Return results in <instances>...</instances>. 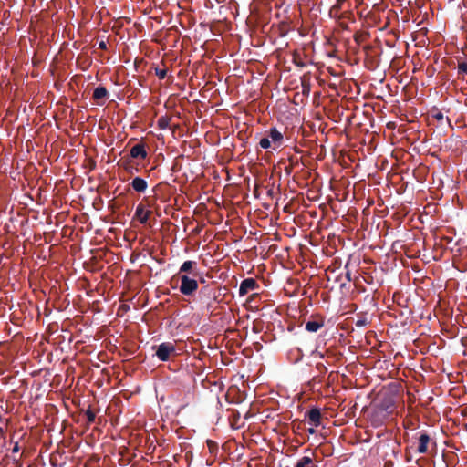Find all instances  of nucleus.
Segmentation results:
<instances>
[{
  "label": "nucleus",
  "mask_w": 467,
  "mask_h": 467,
  "mask_svg": "<svg viewBox=\"0 0 467 467\" xmlns=\"http://www.w3.org/2000/svg\"><path fill=\"white\" fill-rule=\"evenodd\" d=\"M431 441L430 435L427 433H421L419 437V446L417 451L420 454L426 453L428 451V444Z\"/></svg>",
  "instance_id": "obj_13"
},
{
  "label": "nucleus",
  "mask_w": 467,
  "mask_h": 467,
  "mask_svg": "<svg viewBox=\"0 0 467 467\" xmlns=\"http://www.w3.org/2000/svg\"><path fill=\"white\" fill-rule=\"evenodd\" d=\"M197 265L195 261H185L180 267L179 274L182 273H191L193 267Z\"/></svg>",
  "instance_id": "obj_17"
},
{
  "label": "nucleus",
  "mask_w": 467,
  "mask_h": 467,
  "mask_svg": "<svg viewBox=\"0 0 467 467\" xmlns=\"http://www.w3.org/2000/svg\"><path fill=\"white\" fill-rule=\"evenodd\" d=\"M308 418L309 422L314 427H318L321 424V412L318 408H312L306 415Z\"/></svg>",
  "instance_id": "obj_11"
},
{
  "label": "nucleus",
  "mask_w": 467,
  "mask_h": 467,
  "mask_svg": "<svg viewBox=\"0 0 467 467\" xmlns=\"http://www.w3.org/2000/svg\"><path fill=\"white\" fill-rule=\"evenodd\" d=\"M292 169H293V168H292V166H291V165L286 166V167L285 168V173L289 175V174L292 172Z\"/></svg>",
  "instance_id": "obj_31"
},
{
  "label": "nucleus",
  "mask_w": 467,
  "mask_h": 467,
  "mask_svg": "<svg viewBox=\"0 0 467 467\" xmlns=\"http://www.w3.org/2000/svg\"><path fill=\"white\" fill-rule=\"evenodd\" d=\"M146 147L143 142L137 143L130 149V157L132 159L144 160L147 158Z\"/></svg>",
  "instance_id": "obj_9"
},
{
  "label": "nucleus",
  "mask_w": 467,
  "mask_h": 467,
  "mask_svg": "<svg viewBox=\"0 0 467 467\" xmlns=\"http://www.w3.org/2000/svg\"><path fill=\"white\" fill-rule=\"evenodd\" d=\"M458 72L459 74L467 75V62H460L458 64Z\"/></svg>",
  "instance_id": "obj_24"
},
{
  "label": "nucleus",
  "mask_w": 467,
  "mask_h": 467,
  "mask_svg": "<svg viewBox=\"0 0 467 467\" xmlns=\"http://www.w3.org/2000/svg\"><path fill=\"white\" fill-rule=\"evenodd\" d=\"M295 467H317L313 459L309 456H303L296 463Z\"/></svg>",
  "instance_id": "obj_15"
},
{
  "label": "nucleus",
  "mask_w": 467,
  "mask_h": 467,
  "mask_svg": "<svg viewBox=\"0 0 467 467\" xmlns=\"http://www.w3.org/2000/svg\"><path fill=\"white\" fill-rule=\"evenodd\" d=\"M296 65L299 66V67H304L305 64L303 62H296Z\"/></svg>",
  "instance_id": "obj_33"
},
{
  "label": "nucleus",
  "mask_w": 467,
  "mask_h": 467,
  "mask_svg": "<svg viewBox=\"0 0 467 467\" xmlns=\"http://www.w3.org/2000/svg\"><path fill=\"white\" fill-rule=\"evenodd\" d=\"M366 325H367V320H366L365 318H363V319H358V320L356 321V326H357L358 327H364V326H366Z\"/></svg>",
  "instance_id": "obj_26"
},
{
  "label": "nucleus",
  "mask_w": 467,
  "mask_h": 467,
  "mask_svg": "<svg viewBox=\"0 0 467 467\" xmlns=\"http://www.w3.org/2000/svg\"><path fill=\"white\" fill-rule=\"evenodd\" d=\"M199 301L210 307L217 300V289L213 285L202 286L198 292Z\"/></svg>",
  "instance_id": "obj_1"
},
{
  "label": "nucleus",
  "mask_w": 467,
  "mask_h": 467,
  "mask_svg": "<svg viewBox=\"0 0 467 467\" xmlns=\"http://www.w3.org/2000/svg\"><path fill=\"white\" fill-rule=\"evenodd\" d=\"M308 432L311 433V434H314L315 433V429L314 428H310L308 430Z\"/></svg>",
  "instance_id": "obj_34"
},
{
  "label": "nucleus",
  "mask_w": 467,
  "mask_h": 467,
  "mask_svg": "<svg viewBox=\"0 0 467 467\" xmlns=\"http://www.w3.org/2000/svg\"><path fill=\"white\" fill-rule=\"evenodd\" d=\"M338 21H339V26L342 29H344V30L348 29V26L345 21H343V20H338Z\"/></svg>",
  "instance_id": "obj_29"
},
{
  "label": "nucleus",
  "mask_w": 467,
  "mask_h": 467,
  "mask_svg": "<svg viewBox=\"0 0 467 467\" xmlns=\"http://www.w3.org/2000/svg\"><path fill=\"white\" fill-rule=\"evenodd\" d=\"M152 348H156L155 355L161 361H168L171 355H176L175 346L171 342H163Z\"/></svg>",
  "instance_id": "obj_3"
},
{
  "label": "nucleus",
  "mask_w": 467,
  "mask_h": 467,
  "mask_svg": "<svg viewBox=\"0 0 467 467\" xmlns=\"http://www.w3.org/2000/svg\"><path fill=\"white\" fill-rule=\"evenodd\" d=\"M85 415L87 416V420H88V424H91L94 422L95 419H96V414L95 412H93L90 408H88L86 412H85Z\"/></svg>",
  "instance_id": "obj_21"
},
{
  "label": "nucleus",
  "mask_w": 467,
  "mask_h": 467,
  "mask_svg": "<svg viewBox=\"0 0 467 467\" xmlns=\"http://www.w3.org/2000/svg\"><path fill=\"white\" fill-rule=\"evenodd\" d=\"M0 466L1 467H23L22 455H14L9 452V449L6 447V451L2 452L0 455Z\"/></svg>",
  "instance_id": "obj_5"
},
{
  "label": "nucleus",
  "mask_w": 467,
  "mask_h": 467,
  "mask_svg": "<svg viewBox=\"0 0 467 467\" xmlns=\"http://www.w3.org/2000/svg\"><path fill=\"white\" fill-rule=\"evenodd\" d=\"M346 1L347 0H336L334 6L342 9V6Z\"/></svg>",
  "instance_id": "obj_28"
},
{
  "label": "nucleus",
  "mask_w": 467,
  "mask_h": 467,
  "mask_svg": "<svg viewBox=\"0 0 467 467\" xmlns=\"http://www.w3.org/2000/svg\"><path fill=\"white\" fill-rule=\"evenodd\" d=\"M123 167L129 172H132L133 166L130 164V161L129 159L123 161Z\"/></svg>",
  "instance_id": "obj_25"
},
{
  "label": "nucleus",
  "mask_w": 467,
  "mask_h": 467,
  "mask_svg": "<svg viewBox=\"0 0 467 467\" xmlns=\"http://www.w3.org/2000/svg\"><path fill=\"white\" fill-rule=\"evenodd\" d=\"M346 278H347L348 281L351 280V275H350V272L348 270L346 272Z\"/></svg>",
  "instance_id": "obj_32"
},
{
  "label": "nucleus",
  "mask_w": 467,
  "mask_h": 467,
  "mask_svg": "<svg viewBox=\"0 0 467 467\" xmlns=\"http://www.w3.org/2000/svg\"><path fill=\"white\" fill-rule=\"evenodd\" d=\"M389 406L380 405L377 407L370 414L369 420L373 427H379L383 425L384 421L389 415Z\"/></svg>",
  "instance_id": "obj_2"
},
{
  "label": "nucleus",
  "mask_w": 467,
  "mask_h": 467,
  "mask_svg": "<svg viewBox=\"0 0 467 467\" xmlns=\"http://www.w3.org/2000/svg\"><path fill=\"white\" fill-rule=\"evenodd\" d=\"M301 85H302V93L305 96H308L309 93H310V88H311L309 78H306V76H303L301 78Z\"/></svg>",
  "instance_id": "obj_18"
},
{
  "label": "nucleus",
  "mask_w": 467,
  "mask_h": 467,
  "mask_svg": "<svg viewBox=\"0 0 467 467\" xmlns=\"http://www.w3.org/2000/svg\"><path fill=\"white\" fill-rule=\"evenodd\" d=\"M99 49H102V50L107 49V44H106V42H105V41H100V42L99 43Z\"/></svg>",
  "instance_id": "obj_30"
},
{
  "label": "nucleus",
  "mask_w": 467,
  "mask_h": 467,
  "mask_svg": "<svg viewBox=\"0 0 467 467\" xmlns=\"http://www.w3.org/2000/svg\"><path fill=\"white\" fill-rule=\"evenodd\" d=\"M151 211H145L144 205L142 203H139L136 207L135 218H137L140 223H147Z\"/></svg>",
  "instance_id": "obj_10"
},
{
  "label": "nucleus",
  "mask_w": 467,
  "mask_h": 467,
  "mask_svg": "<svg viewBox=\"0 0 467 467\" xmlns=\"http://www.w3.org/2000/svg\"><path fill=\"white\" fill-rule=\"evenodd\" d=\"M20 446L17 441H16L12 447V449H9V452L14 455H24L23 452H20Z\"/></svg>",
  "instance_id": "obj_22"
},
{
  "label": "nucleus",
  "mask_w": 467,
  "mask_h": 467,
  "mask_svg": "<svg viewBox=\"0 0 467 467\" xmlns=\"http://www.w3.org/2000/svg\"><path fill=\"white\" fill-rule=\"evenodd\" d=\"M181 285L180 292L187 296H192L198 289V282L188 276L187 275H182L180 276Z\"/></svg>",
  "instance_id": "obj_4"
},
{
  "label": "nucleus",
  "mask_w": 467,
  "mask_h": 467,
  "mask_svg": "<svg viewBox=\"0 0 467 467\" xmlns=\"http://www.w3.org/2000/svg\"><path fill=\"white\" fill-rule=\"evenodd\" d=\"M259 146L264 149V150H267V149H272L273 150V145L269 140V138H267V136L262 138L260 140H259Z\"/></svg>",
  "instance_id": "obj_19"
},
{
  "label": "nucleus",
  "mask_w": 467,
  "mask_h": 467,
  "mask_svg": "<svg viewBox=\"0 0 467 467\" xmlns=\"http://www.w3.org/2000/svg\"><path fill=\"white\" fill-rule=\"evenodd\" d=\"M171 119L168 117H161L158 119V126L160 129L164 130L169 127Z\"/></svg>",
  "instance_id": "obj_20"
},
{
  "label": "nucleus",
  "mask_w": 467,
  "mask_h": 467,
  "mask_svg": "<svg viewBox=\"0 0 467 467\" xmlns=\"http://www.w3.org/2000/svg\"><path fill=\"white\" fill-rule=\"evenodd\" d=\"M108 95H109V92H108L107 88L103 86H99L94 89L93 99L96 100H99V99L107 98Z\"/></svg>",
  "instance_id": "obj_16"
},
{
  "label": "nucleus",
  "mask_w": 467,
  "mask_h": 467,
  "mask_svg": "<svg viewBox=\"0 0 467 467\" xmlns=\"http://www.w3.org/2000/svg\"><path fill=\"white\" fill-rule=\"evenodd\" d=\"M155 74L160 79H164L167 76V69L156 67Z\"/></svg>",
  "instance_id": "obj_23"
},
{
  "label": "nucleus",
  "mask_w": 467,
  "mask_h": 467,
  "mask_svg": "<svg viewBox=\"0 0 467 467\" xmlns=\"http://www.w3.org/2000/svg\"><path fill=\"white\" fill-rule=\"evenodd\" d=\"M329 16L332 18L337 20H343V16H351V12L346 11L341 12V9L335 7L334 5L329 10Z\"/></svg>",
  "instance_id": "obj_14"
},
{
  "label": "nucleus",
  "mask_w": 467,
  "mask_h": 467,
  "mask_svg": "<svg viewBox=\"0 0 467 467\" xmlns=\"http://www.w3.org/2000/svg\"><path fill=\"white\" fill-rule=\"evenodd\" d=\"M433 118H435L437 120H442L444 119V116L442 112L437 111L436 113L433 114Z\"/></svg>",
  "instance_id": "obj_27"
},
{
  "label": "nucleus",
  "mask_w": 467,
  "mask_h": 467,
  "mask_svg": "<svg viewBox=\"0 0 467 467\" xmlns=\"http://www.w3.org/2000/svg\"><path fill=\"white\" fill-rule=\"evenodd\" d=\"M266 136L273 145V150H276L284 143V135L275 127L270 128V130L266 131Z\"/></svg>",
  "instance_id": "obj_7"
},
{
  "label": "nucleus",
  "mask_w": 467,
  "mask_h": 467,
  "mask_svg": "<svg viewBox=\"0 0 467 467\" xmlns=\"http://www.w3.org/2000/svg\"><path fill=\"white\" fill-rule=\"evenodd\" d=\"M351 16H352V15L351 16H343V20L344 19H351Z\"/></svg>",
  "instance_id": "obj_35"
},
{
  "label": "nucleus",
  "mask_w": 467,
  "mask_h": 467,
  "mask_svg": "<svg viewBox=\"0 0 467 467\" xmlns=\"http://www.w3.org/2000/svg\"><path fill=\"white\" fill-rule=\"evenodd\" d=\"M130 186L132 187V189L135 192L141 193V192H144L147 190L148 182H146V180H144L141 177H135L131 181Z\"/></svg>",
  "instance_id": "obj_12"
},
{
  "label": "nucleus",
  "mask_w": 467,
  "mask_h": 467,
  "mask_svg": "<svg viewBox=\"0 0 467 467\" xmlns=\"http://www.w3.org/2000/svg\"><path fill=\"white\" fill-rule=\"evenodd\" d=\"M325 326V317L321 315H312L310 319L306 323V331L315 333Z\"/></svg>",
  "instance_id": "obj_6"
},
{
  "label": "nucleus",
  "mask_w": 467,
  "mask_h": 467,
  "mask_svg": "<svg viewBox=\"0 0 467 467\" xmlns=\"http://www.w3.org/2000/svg\"><path fill=\"white\" fill-rule=\"evenodd\" d=\"M258 287L257 282L254 278L244 279L239 286V296H244L248 292L254 290Z\"/></svg>",
  "instance_id": "obj_8"
}]
</instances>
